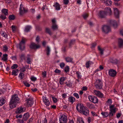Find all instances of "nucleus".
<instances>
[{"label":"nucleus","mask_w":123,"mask_h":123,"mask_svg":"<svg viewBox=\"0 0 123 123\" xmlns=\"http://www.w3.org/2000/svg\"><path fill=\"white\" fill-rule=\"evenodd\" d=\"M19 102V99L16 94L12 96L11 100L10 102L9 105L11 108L16 107V105Z\"/></svg>","instance_id":"obj_1"},{"label":"nucleus","mask_w":123,"mask_h":123,"mask_svg":"<svg viewBox=\"0 0 123 123\" xmlns=\"http://www.w3.org/2000/svg\"><path fill=\"white\" fill-rule=\"evenodd\" d=\"M116 108L114 107V105H110V106L109 110L110 112L109 114L106 112H102L101 114L104 118L107 117L108 116L109 117H111L113 116L116 113Z\"/></svg>","instance_id":"obj_2"},{"label":"nucleus","mask_w":123,"mask_h":123,"mask_svg":"<svg viewBox=\"0 0 123 123\" xmlns=\"http://www.w3.org/2000/svg\"><path fill=\"white\" fill-rule=\"evenodd\" d=\"M26 41L25 38H23L19 44L17 45V47H18L21 50L23 51L25 49V44Z\"/></svg>","instance_id":"obj_3"},{"label":"nucleus","mask_w":123,"mask_h":123,"mask_svg":"<svg viewBox=\"0 0 123 123\" xmlns=\"http://www.w3.org/2000/svg\"><path fill=\"white\" fill-rule=\"evenodd\" d=\"M95 86L97 89H101L102 88V83L100 80H96L95 83Z\"/></svg>","instance_id":"obj_4"},{"label":"nucleus","mask_w":123,"mask_h":123,"mask_svg":"<svg viewBox=\"0 0 123 123\" xmlns=\"http://www.w3.org/2000/svg\"><path fill=\"white\" fill-rule=\"evenodd\" d=\"M67 117L64 115H62L60 116L59 118L60 123H66Z\"/></svg>","instance_id":"obj_5"},{"label":"nucleus","mask_w":123,"mask_h":123,"mask_svg":"<svg viewBox=\"0 0 123 123\" xmlns=\"http://www.w3.org/2000/svg\"><path fill=\"white\" fill-rule=\"evenodd\" d=\"M88 98L90 101L94 103H97L98 102V99L95 96L90 95L88 96Z\"/></svg>","instance_id":"obj_6"},{"label":"nucleus","mask_w":123,"mask_h":123,"mask_svg":"<svg viewBox=\"0 0 123 123\" xmlns=\"http://www.w3.org/2000/svg\"><path fill=\"white\" fill-rule=\"evenodd\" d=\"M102 31L105 33H108L111 31L110 27L107 25H104L102 28Z\"/></svg>","instance_id":"obj_7"},{"label":"nucleus","mask_w":123,"mask_h":123,"mask_svg":"<svg viewBox=\"0 0 123 123\" xmlns=\"http://www.w3.org/2000/svg\"><path fill=\"white\" fill-rule=\"evenodd\" d=\"M86 107H84L82 104L79 103L76 106V109L78 111L80 112H82V110Z\"/></svg>","instance_id":"obj_8"},{"label":"nucleus","mask_w":123,"mask_h":123,"mask_svg":"<svg viewBox=\"0 0 123 123\" xmlns=\"http://www.w3.org/2000/svg\"><path fill=\"white\" fill-rule=\"evenodd\" d=\"M20 14L21 15H22L24 13L26 12H27V10L25 9V8L24 7L22 4H21L20 5Z\"/></svg>","instance_id":"obj_9"},{"label":"nucleus","mask_w":123,"mask_h":123,"mask_svg":"<svg viewBox=\"0 0 123 123\" xmlns=\"http://www.w3.org/2000/svg\"><path fill=\"white\" fill-rule=\"evenodd\" d=\"M33 99V98H31L26 100L27 105L28 106H31L33 104L34 102Z\"/></svg>","instance_id":"obj_10"},{"label":"nucleus","mask_w":123,"mask_h":123,"mask_svg":"<svg viewBox=\"0 0 123 123\" xmlns=\"http://www.w3.org/2000/svg\"><path fill=\"white\" fill-rule=\"evenodd\" d=\"M25 108L24 107L20 106L17 110L16 112L17 114L20 113L25 111Z\"/></svg>","instance_id":"obj_11"},{"label":"nucleus","mask_w":123,"mask_h":123,"mask_svg":"<svg viewBox=\"0 0 123 123\" xmlns=\"http://www.w3.org/2000/svg\"><path fill=\"white\" fill-rule=\"evenodd\" d=\"M109 74L110 76L112 77H115L117 74L116 71L113 69H110L109 71Z\"/></svg>","instance_id":"obj_12"},{"label":"nucleus","mask_w":123,"mask_h":123,"mask_svg":"<svg viewBox=\"0 0 123 123\" xmlns=\"http://www.w3.org/2000/svg\"><path fill=\"white\" fill-rule=\"evenodd\" d=\"M94 93L95 95L99 97L102 98L104 97L103 94L99 91L94 90Z\"/></svg>","instance_id":"obj_13"},{"label":"nucleus","mask_w":123,"mask_h":123,"mask_svg":"<svg viewBox=\"0 0 123 123\" xmlns=\"http://www.w3.org/2000/svg\"><path fill=\"white\" fill-rule=\"evenodd\" d=\"M40 47V46L39 45H37L35 43H31L30 46V48L32 49H37Z\"/></svg>","instance_id":"obj_14"},{"label":"nucleus","mask_w":123,"mask_h":123,"mask_svg":"<svg viewBox=\"0 0 123 123\" xmlns=\"http://www.w3.org/2000/svg\"><path fill=\"white\" fill-rule=\"evenodd\" d=\"M43 101L45 104L47 106H49L50 103L47 98L46 97H43Z\"/></svg>","instance_id":"obj_15"},{"label":"nucleus","mask_w":123,"mask_h":123,"mask_svg":"<svg viewBox=\"0 0 123 123\" xmlns=\"http://www.w3.org/2000/svg\"><path fill=\"white\" fill-rule=\"evenodd\" d=\"M110 23L111 25H112L114 28H116L117 25L116 21L115 20H111L110 21Z\"/></svg>","instance_id":"obj_16"},{"label":"nucleus","mask_w":123,"mask_h":123,"mask_svg":"<svg viewBox=\"0 0 123 123\" xmlns=\"http://www.w3.org/2000/svg\"><path fill=\"white\" fill-rule=\"evenodd\" d=\"M114 15L116 18H118L119 17V12L117 8H114Z\"/></svg>","instance_id":"obj_17"},{"label":"nucleus","mask_w":123,"mask_h":123,"mask_svg":"<svg viewBox=\"0 0 123 123\" xmlns=\"http://www.w3.org/2000/svg\"><path fill=\"white\" fill-rule=\"evenodd\" d=\"M98 15L101 18H104L106 16V13L105 12L100 11L98 13Z\"/></svg>","instance_id":"obj_18"},{"label":"nucleus","mask_w":123,"mask_h":123,"mask_svg":"<svg viewBox=\"0 0 123 123\" xmlns=\"http://www.w3.org/2000/svg\"><path fill=\"white\" fill-rule=\"evenodd\" d=\"M80 113L85 115L87 116L89 114V111L88 109L86 107L82 110V112H80Z\"/></svg>","instance_id":"obj_19"},{"label":"nucleus","mask_w":123,"mask_h":123,"mask_svg":"<svg viewBox=\"0 0 123 123\" xmlns=\"http://www.w3.org/2000/svg\"><path fill=\"white\" fill-rule=\"evenodd\" d=\"M106 13V15L108 14L109 15L111 14V8L109 7H107L105 9V12Z\"/></svg>","instance_id":"obj_20"},{"label":"nucleus","mask_w":123,"mask_h":123,"mask_svg":"<svg viewBox=\"0 0 123 123\" xmlns=\"http://www.w3.org/2000/svg\"><path fill=\"white\" fill-rule=\"evenodd\" d=\"M12 75L14 76L17 75L18 74L19 71L18 69H13L12 72Z\"/></svg>","instance_id":"obj_21"},{"label":"nucleus","mask_w":123,"mask_h":123,"mask_svg":"<svg viewBox=\"0 0 123 123\" xmlns=\"http://www.w3.org/2000/svg\"><path fill=\"white\" fill-rule=\"evenodd\" d=\"M118 44L120 47H123V40L121 38H119L118 40Z\"/></svg>","instance_id":"obj_22"},{"label":"nucleus","mask_w":123,"mask_h":123,"mask_svg":"<svg viewBox=\"0 0 123 123\" xmlns=\"http://www.w3.org/2000/svg\"><path fill=\"white\" fill-rule=\"evenodd\" d=\"M75 101V98L72 96L69 97L68 98V101L72 103H73Z\"/></svg>","instance_id":"obj_23"},{"label":"nucleus","mask_w":123,"mask_h":123,"mask_svg":"<svg viewBox=\"0 0 123 123\" xmlns=\"http://www.w3.org/2000/svg\"><path fill=\"white\" fill-rule=\"evenodd\" d=\"M19 56L20 59L22 61L25 60V54L24 53L20 54L19 55Z\"/></svg>","instance_id":"obj_24"},{"label":"nucleus","mask_w":123,"mask_h":123,"mask_svg":"<svg viewBox=\"0 0 123 123\" xmlns=\"http://www.w3.org/2000/svg\"><path fill=\"white\" fill-rule=\"evenodd\" d=\"M30 115L29 113L25 114L24 115L23 119L22 120L24 121H26L29 117Z\"/></svg>","instance_id":"obj_25"},{"label":"nucleus","mask_w":123,"mask_h":123,"mask_svg":"<svg viewBox=\"0 0 123 123\" xmlns=\"http://www.w3.org/2000/svg\"><path fill=\"white\" fill-rule=\"evenodd\" d=\"M54 6L55 8V10H59L60 9V5L57 2L55 3Z\"/></svg>","instance_id":"obj_26"},{"label":"nucleus","mask_w":123,"mask_h":123,"mask_svg":"<svg viewBox=\"0 0 123 123\" xmlns=\"http://www.w3.org/2000/svg\"><path fill=\"white\" fill-rule=\"evenodd\" d=\"M104 3L108 6H110L112 4L111 1L110 0H104Z\"/></svg>","instance_id":"obj_27"},{"label":"nucleus","mask_w":123,"mask_h":123,"mask_svg":"<svg viewBox=\"0 0 123 123\" xmlns=\"http://www.w3.org/2000/svg\"><path fill=\"white\" fill-rule=\"evenodd\" d=\"M8 11L7 9H4L1 10L2 14H4L5 15H7L8 14Z\"/></svg>","instance_id":"obj_28"},{"label":"nucleus","mask_w":123,"mask_h":123,"mask_svg":"<svg viewBox=\"0 0 123 123\" xmlns=\"http://www.w3.org/2000/svg\"><path fill=\"white\" fill-rule=\"evenodd\" d=\"M110 61L112 63L114 64H117L118 62L117 59L114 58L111 59L110 60Z\"/></svg>","instance_id":"obj_29"},{"label":"nucleus","mask_w":123,"mask_h":123,"mask_svg":"<svg viewBox=\"0 0 123 123\" xmlns=\"http://www.w3.org/2000/svg\"><path fill=\"white\" fill-rule=\"evenodd\" d=\"M27 62L28 64H31V55L29 54L27 55Z\"/></svg>","instance_id":"obj_30"},{"label":"nucleus","mask_w":123,"mask_h":123,"mask_svg":"<svg viewBox=\"0 0 123 123\" xmlns=\"http://www.w3.org/2000/svg\"><path fill=\"white\" fill-rule=\"evenodd\" d=\"M31 26H27L25 27L24 31L25 32H29L31 29Z\"/></svg>","instance_id":"obj_31"},{"label":"nucleus","mask_w":123,"mask_h":123,"mask_svg":"<svg viewBox=\"0 0 123 123\" xmlns=\"http://www.w3.org/2000/svg\"><path fill=\"white\" fill-rule=\"evenodd\" d=\"M65 80V78L64 77H62L60 79L59 83L60 84L62 85L64 83V81Z\"/></svg>","instance_id":"obj_32"},{"label":"nucleus","mask_w":123,"mask_h":123,"mask_svg":"<svg viewBox=\"0 0 123 123\" xmlns=\"http://www.w3.org/2000/svg\"><path fill=\"white\" fill-rule=\"evenodd\" d=\"M86 105L90 109H93L94 108V106L93 105L91 104L90 103H87Z\"/></svg>","instance_id":"obj_33"},{"label":"nucleus","mask_w":123,"mask_h":123,"mask_svg":"<svg viewBox=\"0 0 123 123\" xmlns=\"http://www.w3.org/2000/svg\"><path fill=\"white\" fill-rule=\"evenodd\" d=\"M45 31L46 33L49 34L50 35H52V33L49 28L47 27L46 28Z\"/></svg>","instance_id":"obj_34"},{"label":"nucleus","mask_w":123,"mask_h":123,"mask_svg":"<svg viewBox=\"0 0 123 123\" xmlns=\"http://www.w3.org/2000/svg\"><path fill=\"white\" fill-rule=\"evenodd\" d=\"M52 28L54 30H57L58 29V25L56 24H52Z\"/></svg>","instance_id":"obj_35"},{"label":"nucleus","mask_w":123,"mask_h":123,"mask_svg":"<svg viewBox=\"0 0 123 123\" xmlns=\"http://www.w3.org/2000/svg\"><path fill=\"white\" fill-rule=\"evenodd\" d=\"M93 62L90 61H89L86 62V67L87 68H88L92 64H93Z\"/></svg>","instance_id":"obj_36"},{"label":"nucleus","mask_w":123,"mask_h":123,"mask_svg":"<svg viewBox=\"0 0 123 123\" xmlns=\"http://www.w3.org/2000/svg\"><path fill=\"white\" fill-rule=\"evenodd\" d=\"M6 101L5 100L2 98H1L0 99V106L2 105L3 104H4Z\"/></svg>","instance_id":"obj_37"},{"label":"nucleus","mask_w":123,"mask_h":123,"mask_svg":"<svg viewBox=\"0 0 123 123\" xmlns=\"http://www.w3.org/2000/svg\"><path fill=\"white\" fill-rule=\"evenodd\" d=\"M46 53L48 56H49L50 54V49L48 46L47 47L46 49Z\"/></svg>","instance_id":"obj_38"},{"label":"nucleus","mask_w":123,"mask_h":123,"mask_svg":"<svg viewBox=\"0 0 123 123\" xmlns=\"http://www.w3.org/2000/svg\"><path fill=\"white\" fill-rule=\"evenodd\" d=\"M7 55L6 54L3 55L2 60L5 61H7Z\"/></svg>","instance_id":"obj_39"},{"label":"nucleus","mask_w":123,"mask_h":123,"mask_svg":"<svg viewBox=\"0 0 123 123\" xmlns=\"http://www.w3.org/2000/svg\"><path fill=\"white\" fill-rule=\"evenodd\" d=\"M65 59L66 61L67 62H71L73 60V58L70 57H66Z\"/></svg>","instance_id":"obj_40"},{"label":"nucleus","mask_w":123,"mask_h":123,"mask_svg":"<svg viewBox=\"0 0 123 123\" xmlns=\"http://www.w3.org/2000/svg\"><path fill=\"white\" fill-rule=\"evenodd\" d=\"M1 34L2 36L5 38H7V36L6 33L4 31H1Z\"/></svg>","instance_id":"obj_41"},{"label":"nucleus","mask_w":123,"mask_h":123,"mask_svg":"<svg viewBox=\"0 0 123 123\" xmlns=\"http://www.w3.org/2000/svg\"><path fill=\"white\" fill-rule=\"evenodd\" d=\"M98 50L100 51V53L101 55L103 54V51L104 49H101L99 46H98Z\"/></svg>","instance_id":"obj_42"},{"label":"nucleus","mask_w":123,"mask_h":123,"mask_svg":"<svg viewBox=\"0 0 123 123\" xmlns=\"http://www.w3.org/2000/svg\"><path fill=\"white\" fill-rule=\"evenodd\" d=\"M77 74V77L78 79H80L81 77V73L79 72H77L76 73Z\"/></svg>","instance_id":"obj_43"},{"label":"nucleus","mask_w":123,"mask_h":123,"mask_svg":"<svg viewBox=\"0 0 123 123\" xmlns=\"http://www.w3.org/2000/svg\"><path fill=\"white\" fill-rule=\"evenodd\" d=\"M75 40L74 39L72 40L69 44V47H71L72 45H73L75 43Z\"/></svg>","instance_id":"obj_44"},{"label":"nucleus","mask_w":123,"mask_h":123,"mask_svg":"<svg viewBox=\"0 0 123 123\" xmlns=\"http://www.w3.org/2000/svg\"><path fill=\"white\" fill-rule=\"evenodd\" d=\"M9 18L10 20H14L15 19V16L13 15H10L9 17Z\"/></svg>","instance_id":"obj_45"},{"label":"nucleus","mask_w":123,"mask_h":123,"mask_svg":"<svg viewBox=\"0 0 123 123\" xmlns=\"http://www.w3.org/2000/svg\"><path fill=\"white\" fill-rule=\"evenodd\" d=\"M24 76V75L23 73H20L19 75V77L21 79H22L23 78Z\"/></svg>","instance_id":"obj_46"},{"label":"nucleus","mask_w":123,"mask_h":123,"mask_svg":"<svg viewBox=\"0 0 123 123\" xmlns=\"http://www.w3.org/2000/svg\"><path fill=\"white\" fill-rule=\"evenodd\" d=\"M18 67V66L17 64H14L11 67V68L12 69H16Z\"/></svg>","instance_id":"obj_47"},{"label":"nucleus","mask_w":123,"mask_h":123,"mask_svg":"<svg viewBox=\"0 0 123 123\" xmlns=\"http://www.w3.org/2000/svg\"><path fill=\"white\" fill-rule=\"evenodd\" d=\"M69 68L68 66L64 68V71L66 72H69Z\"/></svg>","instance_id":"obj_48"},{"label":"nucleus","mask_w":123,"mask_h":123,"mask_svg":"<svg viewBox=\"0 0 123 123\" xmlns=\"http://www.w3.org/2000/svg\"><path fill=\"white\" fill-rule=\"evenodd\" d=\"M6 15H4L3 14H2L0 16V17L2 19L4 20L6 19Z\"/></svg>","instance_id":"obj_49"},{"label":"nucleus","mask_w":123,"mask_h":123,"mask_svg":"<svg viewBox=\"0 0 123 123\" xmlns=\"http://www.w3.org/2000/svg\"><path fill=\"white\" fill-rule=\"evenodd\" d=\"M23 83L26 86L29 87L30 86V85L26 81H23Z\"/></svg>","instance_id":"obj_50"},{"label":"nucleus","mask_w":123,"mask_h":123,"mask_svg":"<svg viewBox=\"0 0 123 123\" xmlns=\"http://www.w3.org/2000/svg\"><path fill=\"white\" fill-rule=\"evenodd\" d=\"M65 84L66 85L70 87L72 86V83L71 82H66Z\"/></svg>","instance_id":"obj_51"},{"label":"nucleus","mask_w":123,"mask_h":123,"mask_svg":"<svg viewBox=\"0 0 123 123\" xmlns=\"http://www.w3.org/2000/svg\"><path fill=\"white\" fill-rule=\"evenodd\" d=\"M8 48L6 45L3 46V50L4 51H6L7 50Z\"/></svg>","instance_id":"obj_52"},{"label":"nucleus","mask_w":123,"mask_h":123,"mask_svg":"<svg viewBox=\"0 0 123 123\" xmlns=\"http://www.w3.org/2000/svg\"><path fill=\"white\" fill-rule=\"evenodd\" d=\"M46 72L45 71H44L42 73V75H43V78L46 77Z\"/></svg>","instance_id":"obj_53"},{"label":"nucleus","mask_w":123,"mask_h":123,"mask_svg":"<svg viewBox=\"0 0 123 123\" xmlns=\"http://www.w3.org/2000/svg\"><path fill=\"white\" fill-rule=\"evenodd\" d=\"M73 95L75 97L77 98H79V95L77 93H74Z\"/></svg>","instance_id":"obj_54"},{"label":"nucleus","mask_w":123,"mask_h":123,"mask_svg":"<svg viewBox=\"0 0 123 123\" xmlns=\"http://www.w3.org/2000/svg\"><path fill=\"white\" fill-rule=\"evenodd\" d=\"M83 18L84 19H86L88 17V15L87 13H84L83 15Z\"/></svg>","instance_id":"obj_55"},{"label":"nucleus","mask_w":123,"mask_h":123,"mask_svg":"<svg viewBox=\"0 0 123 123\" xmlns=\"http://www.w3.org/2000/svg\"><path fill=\"white\" fill-rule=\"evenodd\" d=\"M65 66V64L63 62H62L60 63V66L62 68H63Z\"/></svg>","instance_id":"obj_56"},{"label":"nucleus","mask_w":123,"mask_h":123,"mask_svg":"<svg viewBox=\"0 0 123 123\" xmlns=\"http://www.w3.org/2000/svg\"><path fill=\"white\" fill-rule=\"evenodd\" d=\"M82 120L83 119L82 118L80 117H78L77 118V121L78 122H80L81 121H82Z\"/></svg>","instance_id":"obj_57"},{"label":"nucleus","mask_w":123,"mask_h":123,"mask_svg":"<svg viewBox=\"0 0 123 123\" xmlns=\"http://www.w3.org/2000/svg\"><path fill=\"white\" fill-rule=\"evenodd\" d=\"M12 31H15L16 30V27L14 25H12Z\"/></svg>","instance_id":"obj_58"},{"label":"nucleus","mask_w":123,"mask_h":123,"mask_svg":"<svg viewBox=\"0 0 123 123\" xmlns=\"http://www.w3.org/2000/svg\"><path fill=\"white\" fill-rule=\"evenodd\" d=\"M24 120H23L19 119L18 120V122L19 123H25L24 122Z\"/></svg>","instance_id":"obj_59"},{"label":"nucleus","mask_w":123,"mask_h":123,"mask_svg":"<svg viewBox=\"0 0 123 123\" xmlns=\"http://www.w3.org/2000/svg\"><path fill=\"white\" fill-rule=\"evenodd\" d=\"M68 0H64V3L65 5H67L68 4Z\"/></svg>","instance_id":"obj_60"},{"label":"nucleus","mask_w":123,"mask_h":123,"mask_svg":"<svg viewBox=\"0 0 123 123\" xmlns=\"http://www.w3.org/2000/svg\"><path fill=\"white\" fill-rule=\"evenodd\" d=\"M40 38L38 36H37L36 38V42L38 43L39 41Z\"/></svg>","instance_id":"obj_61"},{"label":"nucleus","mask_w":123,"mask_h":123,"mask_svg":"<svg viewBox=\"0 0 123 123\" xmlns=\"http://www.w3.org/2000/svg\"><path fill=\"white\" fill-rule=\"evenodd\" d=\"M55 72L57 73H60L61 71L59 70L56 69L55 71Z\"/></svg>","instance_id":"obj_62"},{"label":"nucleus","mask_w":123,"mask_h":123,"mask_svg":"<svg viewBox=\"0 0 123 123\" xmlns=\"http://www.w3.org/2000/svg\"><path fill=\"white\" fill-rule=\"evenodd\" d=\"M52 22L53 24H55L56 23V20L55 18H54L52 20Z\"/></svg>","instance_id":"obj_63"},{"label":"nucleus","mask_w":123,"mask_h":123,"mask_svg":"<svg viewBox=\"0 0 123 123\" xmlns=\"http://www.w3.org/2000/svg\"><path fill=\"white\" fill-rule=\"evenodd\" d=\"M31 80L33 81H35L36 80V78L34 77H32L31 78Z\"/></svg>","instance_id":"obj_64"}]
</instances>
